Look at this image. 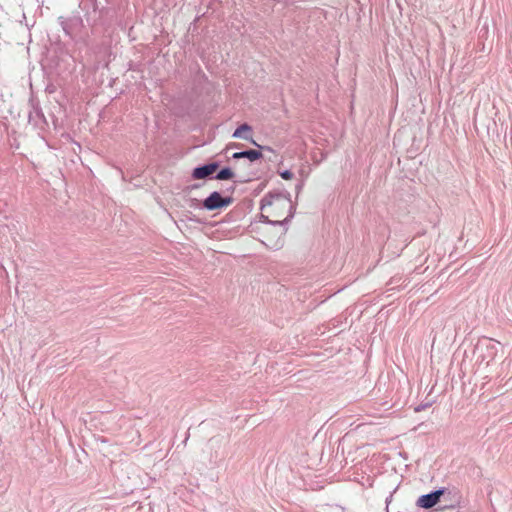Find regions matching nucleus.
I'll list each match as a JSON object with an SVG mask.
<instances>
[{
    "label": "nucleus",
    "instance_id": "nucleus-1",
    "mask_svg": "<svg viewBox=\"0 0 512 512\" xmlns=\"http://www.w3.org/2000/svg\"><path fill=\"white\" fill-rule=\"evenodd\" d=\"M500 345V342L490 338H483L479 340L475 346L477 361L481 364L485 363V365L488 366L495 360L499 352Z\"/></svg>",
    "mask_w": 512,
    "mask_h": 512
},
{
    "label": "nucleus",
    "instance_id": "nucleus-2",
    "mask_svg": "<svg viewBox=\"0 0 512 512\" xmlns=\"http://www.w3.org/2000/svg\"><path fill=\"white\" fill-rule=\"evenodd\" d=\"M233 201L232 196H222L219 191H213L202 201V207L207 211L221 210L231 205Z\"/></svg>",
    "mask_w": 512,
    "mask_h": 512
},
{
    "label": "nucleus",
    "instance_id": "nucleus-3",
    "mask_svg": "<svg viewBox=\"0 0 512 512\" xmlns=\"http://www.w3.org/2000/svg\"><path fill=\"white\" fill-rule=\"evenodd\" d=\"M448 491L446 487H440L427 494L418 497L416 506L422 509H431L440 502L442 496Z\"/></svg>",
    "mask_w": 512,
    "mask_h": 512
},
{
    "label": "nucleus",
    "instance_id": "nucleus-4",
    "mask_svg": "<svg viewBox=\"0 0 512 512\" xmlns=\"http://www.w3.org/2000/svg\"><path fill=\"white\" fill-rule=\"evenodd\" d=\"M220 167V162H207L193 168L191 177L195 180L214 179V175Z\"/></svg>",
    "mask_w": 512,
    "mask_h": 512
},
{
    "label": "nucleus",
    "instance_id": "nucleus-5",
    "mask_svg": "<svg viewBox=\"0 0 512 512\" xmlns=\"http://www.w3.org/2000/svg\"><path fill=\"white\" fill-rule=\"evenodd\" d=\"M285 200L289 207L294 205L291 201V194L287 190L282 191H270L260 201V209L263 210L266 206H271L274 200Z\"/></svg>",
    "mask_w": 512,
    "mask_h": 512
},
{
    "label": "nucleus",
    "instance_id": "nucleus-6",
    "mask_svg": "<svg viewBox=\"0 0 512 512\" xmlns=\"http://www.w3.org/2000/svg\"><path fill=\"white\" fill-rule=\"evenodd\" d=\"M252 126L248 123H242L233 132L232 137L238 139H244L249 141L253 145H257V142L252 137Z\"/></svg>",
    "mask_w": 512,
    "mask_h": 512
},
{
    "label": "nucleus",
    "instance_id": "nucleus-7",
    "mask_svg": "<svg viewBox=\"0 0 512 512\" xmlns=\"http://www.w3.org/2000/svg\"><path fill=\"white\" fill-rule=\"evenodd\" d=\"M263 157V154L261 151L255 150V149H247L239 152H234L231 155V158L234 160H239L242 158H246L251 162L257 161Z\"/></svg>",
    "mask_w": 512,
    "mask_h": 512
},
{
    "label": "nucleus",
    "instance_id": "nucleus-8",
    "mask_svg": "<svg viewBox=\"0 0 512 512\" xmlns=\"http://www.w3.org/2000/svg\"><path fill=\"white\" fill-rule=\"evenodd\" d=\"M295 210H296V207L295 205H291L290 206V209H289V212H288V215L285 219L283 220H270V225H273V226H282L283 227V232L282 234H285L286 231H287V225L288 223L293 219L294 217V214H295Z\"/></svg>",
    "mask_w": 512,
    "mask_h": 512
},
{
    "label": "nucleus",
    "instance_id": "nucleus-9",
    "mask_svg": "<svg viewBox=\"0 0 512 512\" xmlns=\"http://www.w3.org/2000/svg\"><path fill=\"white\" fill-rule=\"evenodd\" d=\"M235 177V173L233 172L232 168L229 166L223 167L220 170H217L216 174L214 175V179L216 180H231Z\"/></svg>",
    "mask_w": 512,
    "mask_h": 512
},
{
    "label": "nucleus",
    "instance_id": "nucleus-10",
    "mask_svg": "<svg viewBox=\"0 0 512 512\" xmlns=\"http://www.w3.org/2000/svg\"><path fill=\"white\" fill-rule=\"evenodd\" d=\"M279 175L284 180H290L294 176L293 172L291 170H289V169H285L283 171H279Z\"/></svg>",
    "mask_w": 512,
    "mask_h": 512
},
{
    "label": "nucleus",
    "instance_id": "nucleus-11",
    "mask_svg": "<svg viewBox=\"0 0 512 512\" xmlns=\"http://www.w3.org/2000/svg\"><path fill=\"white\" fill-rule=\"evenodd\" d=\"M431 405H432V402L420 404V405L416 406L414 410H415V412H420V411L425 410L426 408L430 407Z\"/></svg>",
    "mask_w": 512,
    "mask_h": 512
},
{
    "label": "nucleus",
    "instance_id": "nucleus-12",
    "mask_svg": "<svg viewBox=\"0 0 512 512\" xmlns=\"http://www.w3.org/2000/svg\"><path fill=\"white\" fill-rule=\"evenodd\" d=\"M256 147H258L260 150L259 151H268V152H274L273 148H271L270 146H263V145H259L257 143V145H255Z\"/></svg>",
    "mask_w": 512,
    "mask_h": 512
},
{
    "label": "nucleus",
    "instance_id": "nucleus-13",
    "mask_svg": "<svg viewBox=\"0 0 512 512\" xmlns=\"http://www.w3.org/2000/svg\"><path fill=\"white\" fill-rule=\"evenodd\" d=\"M259 219H260V222H262V223H266V224L270 223L269 217L264 214H260Z\"/></svg>",
    "mask_w": 512,
    "mask_h": 512
},
{
    "label": "nucleus",
    "instance_id": "nucleus-14",
    "mask_svg": "<svg viewBox=\"0 0 512 512\" xmlns=\"http://www.w3.org/2000/svg\"><path fill=\"white\" fill-rule=\"evenodd\" d=\"M240 146H241L240 143L232 142V143L228 144L227 149H229V148H239Z\"/></svg>",
    "mask_w": 512,
    "mask_h": 512
},
{
    "label": "nucleus",
    "instance_id": "nucleus-15",
    "mask_svg": "<svg viewBox=\"0 0 512 512\" xmlns=\"http://www.w3.org/2000/svg\"><path fill=\"white\" fill-rule=\"evenodd\" d=\"M248 181H250V178H243V179H239V180H237V181H235V182H236V183H246V182H248Z\"/></svg>",
    "mask_w": 512,
    "mask_h": 512
},
{
    "label": "nucleus",
    "instance_id": "nucleus-16",
    "mask_svg": "<svg viewBox=\"0 0 512 512\" xmlns=\"http://www.w3.org/2000/svg\"><path fill=\"white\" fill-rule=\"evenodd\" d=\"M392 496H393V494L391 493V494L386 498L385 503H386V505H387V506L390 504V502H391V500H392Z\"/></svg>",
    "mask_w": 512,
    "mask_h": 512
},
{
    "label": "nucleus",
    "instance_id": "nucleus-17",
    "mask_svg": "<svg viewBox=\"0 0 512 512\" xmlns=\"http://www.w3.org/2000/svg\"><path fill=\"white\" fill-rule=\"evenodd\" d=\"M302 187H303V183H298V184L296 185V191H297V193H299V192L301 191Z\"/></svg>",
    "mask_w": 512,
    "mask_h": 512
},
{
    "label": "nucleus",
    "instance_id": "nucleus-18",
    "mask_svg": "<svg viewBox=\"0 0 512 512\" xmlns=\"http://www.w3.org/2000/svg\"><path fill=\"white\" fill-rule=\"evenodd\" d=\"M227 191L233 193L235 191V186H231L230 188L227 189Z\"/></svg>",
    "mask_w": 512,
    "mask_h": 512
},
{
    "label": "nucleus",
    "instance_id": "nucleus-19",
    "mask_svg": "<svg viewBox=\"0 0 512 512\" xmlns=\"http://www.w3.org/2000/svg\"><path fill=\"white\" fill-rule=\"evenodd\" d=\"M200 186H201L200 184H194V185H192V189L200 188Z\"/></svg>",
    "mask_w": 512,
    "mask_h": 512
}]
</instances>
